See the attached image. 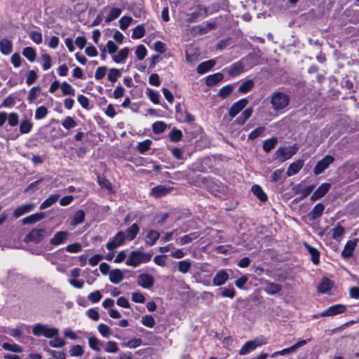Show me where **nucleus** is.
Instances as JSON below:
<instances>
[{
  "label": "nucleus",
  "instance_id": "47",
  "mask_svg": "<svg viewBox=\"0 0 359 359\" xmlns=\"http://www.w3.org/2000/svg\"><path fill=\"white\" fill-rule=\"evenodd\" d=\"M191 266V263L190 261L187 259L180 261L178 262V269L180 272L183 273H187L189 271Z\"/></svg>",
  "mask_w": 359,
  "mask_h": 359
},
{
  "label": "nucleus",
  "instance_id": "23",
  "mask_svg": "<svg viewBox=\"0 0 359 359\" xmlns=\"http://www.w3.org/2000/svg\"><path fill=\"white\" fill-rule=\"evenodd\" d=\"M282 290V286L278 283L266 281V287L264 290L269 294H276Z\"/></svg>",
  "mask_w": 359,
  "mask_h": 359
},
{
  "label": "nucleus",
  "instance_id": "29",
  "mask_svg": "<svg viewBox=\"0 0 359 359\" xmlns=\"http://www.w3.org/2000/svg\"><path fill=\"white\" fill-rule=\"evenodd\" d=\"M223 74L221 73H216L212 75H209L206 78V85L208 86H212L216 85L217 83L223 79Z\"/></svg>",
  "mask_w": 359,
  "mask_h": 359
},
{
  "label": "nucleus",
  "instance_id": "32",
  "mask_svg": "<svg viewBox=\"0 0 359 359\" xmlns=\"http://www.w3.org/2000/svg\"><path fill=\"white\" fill-rule=\"evenodd\" d=\"M22 55L29 62H33L36 57V52L34 48L32 47H26L22 50Z\"/></svg>",
  "mask_w": 359,
  "mask_h": 359
},
{
  "label": "nucleus",
  "instance_id": "57",
  "mask_svg": "<svg viewBox=\"0 0 359 359\" xmlns=\"http://www.w3.org/2000/svg\"><path fill=\"white\" fill-rule=\"evenodd\" d=\"M233 89V87L232 85H226L219 90L218 95L222 98H225L229 95H230Z\"/></svg>",
  "mask_w": 359,
  "mask_h": 359
},
{
  "label": "nucleus",
  "instance_id": "13",
  "mask_svg": "<svg viewBox=\"0 0 359 359\" xmlns=\"http://www.w3.org/2000/svg\"><path fill=\"white\" fill-rule=\"evenodd\" d=\"M172 190V187L165 185H158L151 189L149 194L155 198H161L170 193Z\"/></svg>",
  "mask_w": 359,
  "mask_h": 359
},
{
  "label": "nucleus",
  "instance_id": "52",
  "mask_svg": "<svg viewBox=\"0 0 359 359\" xmlns=\"http://www.w3.org/2000/svg\"><path fill=\"white\" fill-rule=\"evenodd\" d=\"M32 128V123L28 120H24L20 125V132L22 134L28 133Z\"/></svg>",
  "mask_w": 359,
  "mask_h": 359
},
{
  "label": "nucleus",
  "instance_id": "42",
  "mask_svg": "<svg viewBox=\"0 0 359 359\" xmlns=\"http://www.w3.org/2000/svg\"><path fill=\"white\" fill-rule=\"evenodd\" d=\"M142 344V341L141 339L135 338L131 340H129L126 342H123L121 346L123 347H128L130 348H135L140 346Z\"/></svg>",
  "mask_w": 359,
  "mask_h": 359
},
{
  "label": "nucleus",
  "instance_id": "37",
  "mask_svg": "<svg viewBox=\"0 0 359 359\" xmlns=\"http://www.w3.org/2000/svg\"><path fill=\"white\" fill-rule=\"evenodd\" d=\"M255 86V83L252 80H246L241 83L238 88V92L241 93H246L249 92Z\"/></svg>",
  "mask_w": 359,
  "mask_h": 359
},
{
  "label": "nucleus",
  "instance_id": "5",
  "mask_svg": "<svg viewBox=\"0 0 359 359\" xmlns=\"http://www.w3.org/2000/svg\"><path fill=\"white\" fill-rule=\"evenodd\" d=\"M47 232L46 229H33L25 237L24 241L25 243L32 242L34 243H40L46 236Z\"/></svg>",
  "mask_w": 359,
  "mask_h": 359
},
{
  "label": "nucleus",
  "instance_id": "50",
  "mask_svg": "<svg viewBox=\"0 0 359 359\" xmlns=\"http://www.w3.org/2000/svg\"><path fill=\"white\" fill-rule=\"evenodd\" d=\"M141 322L143 325L147 327L151 328L155 325L154 318L149 315H145L142 316Z\"/></svg>",
  "mask_w": 359,
  "mask_h": 359
},
{
  "label": "nucleus",
  "instance_id": "33",
  "mask_svg": "<svg viewBox=\"0 0 359 359\" xmlns=\"http://www.w3.org/2000/svg\"><path fill=\"white\" fill-rule=\"evenodd\" d=\"M60 198L59 194H53L47 198L40 205V209L43 210L56 203Z\"/></svg>",
  "mask_w": 359,
  "mask_h": 359
},
{
  "label": "nucleus",
  "instance_id": "46",
  "mask_svg": "<svg viewBox=\"0 0 359 359\" xmlns=\"http://www.w3.org/2000/svg\"><path fill=\"white\" fill-rule=\"evenodd\" d=\"M216 25L215 22H208L205 26H199L198 27V34L201 35L205 34L215 29Z\"/></svg>",
  "mask_w": 359,
  "mask_h": 359
},
{
  "label": "nucleus",
  "instance_id": "34",
  "mask_svg": "<svg viewBox=\"0 0 359 359\" xmlns=\"http://www.w3.org/2000/svg\"><path fill=\"white\" fill-rule=\"evenodd\" d=\"M252 191L262 202H265L267 200V196L260 186L257 184L253 185Z\"/></svg>",
  "mask_w": 359,
  "mask_h": 359
},
{
  "label": "nucleus",
  "instance_id": "59",
  "mask_svg": "<svg viewBox=\"0 0 359 359\" xmlns=\"http://www.w3.org/2000/svg\"><path fill=\"white\" fill-rule=\"evenodd\" d=\"M49 344L53 348H62L65 344V341L60 337H55L49 341Z\"/></svg>",
  "mask_w": 359,
  "mask_h": 359
},
{
  "label": "nucleus",
  "instance_id": "28",
  "mask_svg": "<svg viewBox=\"0 0 359 359\" xmlns=\"http://www.w3.org/2000/svg\"><path fill=\"white\" fill-rule=\"evenodd\" d=\"M199 236V234L197 232H194L187 235H185L181 237L179 239L176 240L177 243L180 245H186L190 243L194 240L197 239Z\"/></svg>",
  "mask_w": 359,
  "mask_h": 359
},
{
  "label": "nucleus",
  "instance_id": "64",
  "mask_svg": "<svg viewBox=\"0 0 359 359\" xmlns=\"http://www.w3.org/2000/svg\"><path fill=\"white\" fill-rule=\"evenodd\" d=\"M47 351L52 356V359H65L66 358V354L62 351H57L50 350V349H48Z\"/></svg>",
  "mask_w": 359,
  "mask_h": 359
},
{
  "label": "nucleus",
  "instance_id": "41",
  "mask_svg": "<svg viewBox=\"0 0 359 359\" xmlns=\"http://www.w3.org/2000/svg\"><path fill=\"white\" fill-rule=\"evenodd\" d=\"M127 240L126 233L124 231H118L114 237V248L121 245Z\"/></svg>",
  "mask_w": 359,
  "mask_h": 359
},
{
  "label": "nucleus",
  "instance_id": "43",
  "mask_svg": "<svg viewBox=\"0 0 359 359\" xmlns=\"http://www.w3.org/2000/svg\"><path fill=\"white\" fill-rule=\"evenodd\" d=\"M2 347L6 351H10L14 353L22 352V348L16 344L4 343L2 344Z\"/></svg>",
  "mask_w": 359,
  "mask_h": 359
},
{
  "label": "nucleus",
  "instance_id": "24",
  "mask_svg": "<svg viewBox=\"0 0 359 359\" xmlns=\"http://www.w3.org/2000/svg\"><path fill=\"white\" fill-rule=\"evenodd\" d=\"M333 286L332 282L327 278H322L318 285V290L321 293H327Z\"/></svg>",
  "mask_w": 359,
  "mask_h": 359
},
{
  "label": "nucleus",
  "instance_id": "3",
  "mask_svg": "<svg viewBox=\"0 0 359 359\" xmlns=\"http://www.w3.org/2000/svg\"><path fill=\"white\" fill-rule=\"evenodd\" d=\"M32 333L35 336H43L50 339L57 337L59 334V330L57 328H50L46 325L38 323L32 328Z\"/></svg>",
  "mask_w": 359,
  "mask_h": 359
},
{
  "label": "nucleus",
  "instance_id": "35",
  "mask_svg": "<svg viewBox=\"0 0 359 359\" xmlns=\"http://www.w3.org/2000/svg\"><path fill=\"white\" fill-rule=\"evenodd\" d=\"M278 139L276 137H271L265 140L263 143V150L269 153L270 152L276 145Z\"/></svg>",
  "mask_w": 359,
  "mask_h": 359
},
{
  "label": "nucleus",
  "instance_id": "7",
  "mask_svg": "<svg viewBox=\"0 0 359 359\" xmlns=\"http://www.w3.org/2000/svg\"><path fill=\"white\" fill-rule=\"evenodd\" d=\"M334 158L332 156L327 155L322 160L319 161L313 168V172L316 175H320L325 170H326L328 166L333 163Z\"/></svg>",
  "mask_w": 359,
  "mask_h": 359
},
{
  "label": "nucleus",
  "instance_id": "4",
  "mask_svg": "<svg viewBox=\"0 0 359 359\" xmlns=\"http://www.w3.org/2000/svg\"><path fill=\"white\" fill-rule=\"evenodd\" d=\"M267 343L266 339L264 337H257L253 340H250L244 344L239 350L238 353L241 355H247L254 351L257 347L264 345Z\"/></svg>",
  "mask_w": 359,
  "mask_h": 359
},
{
  "label": "nucleus",
  "instance_id": "21",
  "mask_svg": "<svg viewBox=\"0 0 359 359\" xmlns=\"http://www.w3.org/2000/svg\"><path fill=\"white\" fill-rule=\"evenodd\" d=\"M245 66L241 61L236 62L231 65L228 69L230 76H235L244 72Z\"/></svg>",
  "mask_w": 359,
  "mask_h": 359
},
{
  "label": "nucleus",
  "instance_id": "36",
  "mask_svg": "<svg viewBox=\"0 0 359 359\" xmlns=\"http://www.w3.org/2000/svg\"><path fill=\"white\" fill-rule=\"evenodd\" d=\"M129 53V49L128 48H124L118 51L117 55L114 56V62L116 63L123 62L128 57Z\"/></svg>",
  "mask_w": 359,
  "mask_h": 359
},
{
  "label": "nucleus",
  "instance_id": "63",
  "mask_svg": "<svg viewBox=\"0 0 359 359\" xmlns=\"http://www.w3.org/2000/svg\"><path fill=\"white\" fill-rule=\"evenodd\" d=\"M98 331L101 334L102 336H103L105 338H109L111 334L110 328L104 325V324H100L98 325Z\"/></svg>",
  "mask_w": 359,
  "mask_h": 359
},
{
  "label": "nucleus",
  "instance_id": "26",
  "mask_svg": "<svg viewBox=\"0 0 359 359\" xmlns=\"http://www.w3.org/2000/svg\"><path fill=\"white\" fill-rule=\"evenodd\" d=\"M304 245L306 248V249L308 250L309 253L311 256V260L314 264H318L319 263V257H320V252L319 251L308 244L307 243L304 242Z\"/></svg>",
  "mask_w": 359,
  "mask_h": 359
},
{
  "label": "nucleus",
  "instance_id": "9",
  "mask_svg": "<svg viewBox=\"0 0 359 359\" xmlns=\"http://www.w3.org/2000/svg\"><path fill=\"white\" fill-rule=\"evenodd\" d=\"M346 309V306L344 304H335L324 310L320 313V316H333L344 313Z\"/></svg>",
  "mask_w": 359,
  "mask_h": 359
},
{
  "label": "nucleus",
  "instance_id": "11",
  "mask_svg": "<svg viewBox=\"0 0 359 359\" xmlns=\"http://www.w3.org/2000/svg\"><path fill=\"white\" fill-rule=\"evenodd\" d=\"M69 233L67 231H60L57 232L50 240V244L53 245H59L65 243L68 239Z\"/></svg>",
  "mask_w": 359,
  "mask_h": 359
},
{
  "label": "nucleus",
  "instance_id": "56",
  "mask_svg": "<svg viewBox=\"0 0 359 359\" xmlns=\"http://www.w3.org/2000/svg\"><path fill=\"white\" fill-rule=\"evenodd\" d=\"M41 60L43 62V70H48L51 67V58L48 53H43L41 55Z\"/></svg>",
  "mask_w": 359,
  "mask_h": 359
},
{
  "label": "nucleus",
  "instance_id": "18",
  "mask_svg": "<svg viewBox=\"0 0 359 359\" xmlns=\"http://www.w3.org/2000/svg\"><path fill=\"white\" fill-rule=\"evenodd\" d=\"M357 244V240H350L346 243L344 250L341 252V256L344 258L351 257Z\"/></svg>",
  "mask_w": 359,
  "mask_h": 359
},
{
  "label": "nucleus",
  "instance_id": "1",
  "mask_svg": "<svg viewBox=\"0 0 359 359\" xmlns=\"http://www.w3.org/2000/svg\"><path fill=\"white\" fill-rule=\"evenodd\" d=\"M290 97L283 92L275 91L271 96V104L274 111H278L287 107L290 103Z\"/></svg>",
  "mask_w": 359,
  "mask_h": 359
},
{
  "label": "nucleus",
  "instance_id": "8",
  "mask_svg": "<svg viewBox=\"0 0 359 359\" xmlns=\"http://www.w3.org/2000/svg\"><path fill=\"white\" fill-rule=\"evenodd\" d=\"M187 15L189 16L187 20V22L192 23L194 22L196 19L201 16L206 17L208 15V9L205 6L202 5H197L194 8V11Z\"/></svg>",
  "mask_w": 359,
  "mask_h": 359
},
{
  "label": "nucleus",
  "instance_id": "20",
  "mask_svg": "<svg viewBox=\"0 0 359 359\" xmlns=\"http://www.w3.org/2000/svg\"><path fill=\"white\" fill-rule=\"evenodd\" d=\"M325 210V205L321 203H317L309 213L308 216L311 220H315L321 217Z\"/></svg>",
  "mask_w": 359,
  "mask_h": 359
},
{
  "label": "nucleus",
  "instance_id": "19",
  "mask_svg": "<svg viewBox=\"0 0 359 359\" xmlns=\"http://www.w3.org/2000/svg\"><path fill=\"white\" fill-rule=\"evenodd\" d=\"M45 217H46V215L44 212H37V213L31 215L28 217L23 218L22 219V223L23 224H34V223L44 219Z\"/></svg>",
  "mask_w": 359,
  "mask_h": 359
},
{
  "label": "nucleus",
  "instance_id": "60",
  "mask_svg": "<svg viewBox=\"0 0 359 359\" xmlns=\"http://www.w3.org/2000/svg\"><path fill=\"white\" fill-rule=\"evenodd\" d=\"M8 124L12 126V127H14V126H16L18 124V122H19V116L17 113L15 112H12L11 114H9V115L8 116Z\"/></svg>",
  "mask_w": 359,
  "mask_h": 359
},
{
  "label": "nucleus",
  "instance_id": "55",
  "mask_svg": "<svg viewBox=\"0 0 359 359\" xmlns=\"http://www.w3.org/2000/svg\"><path fill=\"white\" fill-rule=\"evenodd\" d=\"M264 130H265L264 127L262 126V127L257 128L256 129L252 130L249 134L248 139L253 140L256 139L257 137L262 136L263 135Z\"/></svg>",
  "mask_w": 359,
  "mask_h": 359
},
{
  "label": "nucleus",
  "instance_id": "40",
  "mask_svg": "<svg viewBox=\"0 0 359 359\" xmlns=\"http://www.w3.org/2000/svg\"><path fill=\"white\" fill-rule=\"evenodd\" d=\"M60 88L64 95H75V89L68 83L63 82L61 83Z\"/></svg>",
  "mask_w": 359,
  "mask_h": 359
},
{
  "label": "nucleus",
  "instance_id": "25",
  "mask_svg": "<svg viewBox=\"0 0 359 359\" xmlns=\"http://www.w3.org/2000/svg\"><path fill=\"white\" fill-rule=\"evenodd\" d=\"M304 165L303 160H298L291 163L287 168V175L292 176L296 175Z\"/></svg>",
  "mask_w": 359,
  "mask_h": 359
},
{
  "label": "nucleus",
  "instance_id": "16",
  "mask_svg": "<svg viewBox=\"0 0 359 359\" xmlns=\"http://www.w3.org/2000/svg\"><path fill=\"white\" fill-rule=\"evenodd\" d=\"M330 184L328 183L322 184L312 194L311 200L315 201L324 196L329 191Z\"/></svg>",
  "mask_w": 359,
  "mask_h": 359
},
{
  "label": "nucleus",
  "instance_id": "10",
  "mask_svg": "<svg viewBox=\"0 0 359 359\" xmlns=\"http://www.w3.org/2000/svg\"><path fill=\"white\" fill-rule=\"evenodd\" d=\"M137 283L144 288H151L154 284V278L147 273L140 274L137 277Z\"/></svg>",
  "mask_w": 359,
  "mask_h": 359
},
{
  "label": "nucleus",
  "instance_id": "58",
  "mask_svg": "<svg viewBox=\"0 0 359 359\" xmlns=\"http://www.w3.org/2000/svg\"><path fill=\"white\" fill-rule=\"evenodd\" d=\"M147 49L144 45H139L135 50V54L139 60H142L147 55Z\"/></svg>",
  "mask_w": 359,
  "mask_h": 359
},
{
  "label": "nucleus",
  "instance_id": "38",
  "mask_svg": "<svg viewBox=\"0 0 359 359\" xmlns=\"http://www.w3.org/2000/svg\"><path fill=\"white\" fill-rule=\"evenodd\" d=\"M61 125L67 130H71L77 126L76 121L71 116H67L61 121Z\"/></svg>",
  "mask_w": 359,
  "mask_h": 359
},
{
  "label": "nucleus",
  "instance_id": "49",
  "mask_svg": "<svg viewBox=\"0 0 359 359\" xmlns=\"http://www.w3.org/2000/svg\"><path fill=\"white\" fill-rule=\"evenodd\" d=\"M170 139L172 142H177L180 141L182 137V133L181 130L173 128L169 135Z\"/></svg>",
  "mask_w": 359,
  "mask_h": 359
},
{
  "label": "nucleus",
  "instance_id": "51",
  "mask_svg": "<svg viewBox=\"0 0 359 359\" xmlns=\"http://www.w3.org/2000/svg\"><path fill=\"white\" fill-rule=\"evenodd\" d=\"M29 36L31 39L36 44H40L42 43L43 37L41 32L33 30L29 33Z\"/></svg>",
  "mask_w": 359,
  "mask_h": 359
},
{
  "label": "nucleus",
  "instance_id": "44",
  "mask_svg": "<svg viewBox=\"0 0 359 359\" xmlns=\"http://www.w3.org/2000/svg\"><path fill=\"white\" fill-rule=\"evenodd\" d=\"M151 144V141L150 140H145L138 143L137 149L140 153L144 154L150 149Z\"/></svg>",
  "mask_w": 359,
  "mask_h": 359
},
{
  "label": "nucleus",
  "instance_id": "14",
  "mask_svg": "<svg viewBox=\"0 0 359 359\" xmlns=\"http://www.w3.org/2000/svg\"><path fill=\"white\" fill-rule=\"evenodd\" d=\"M36 207V205L33 203H29L18 206L13 212L15 217L18 218L20 216L33 210Z\"/></svg>",
  "mask_w": 359,
  "mask_h": 359
},
{
  "label": "nucleus",
  "instance_id": "62",
  "mask_svg": "<svg viewBox=\"0 0 359 359\" xmlns=\"http://www.w3.org/2000/svg\"><path fill=\"white\" fill-rule=\"evenodd\" d=\"M144 32L145 30L144 27L138 25L133 29L132 37L133 39H140L144 36Z\"/></svg>",
  "mask_w": 359,
  "mask_h": 359
},
{
  "label": "nucleus",
  "instance_id": "54",
  "mask_svg": "<svg viewBox=\"0 0 359 359\" xmlns=\"http://www.w3.org/2000/svg\"><path fill=\"white\" fill-rule=\"evenodd\" d=\"M40 90V87L39 86H35L30 89V90L28 93L27 97L29 102H32L36 100V98L38 97Z\"/></svg>",
  "mask_w": 359,
  "mask_h": 359
},
{
  "label": "nucleus",
  "instance_id": "31",
  "mask_svg": "<svg viewBox=\"0 0 359 359\" xmlns=\"http://www.w3.org/2000/svg\"><path fill=\"white\" fill-rule=\"evenodd\" d=\"M85 212L83 210H79L76 211L70 222L71 225L76 226L81 224L85 219Z\"/></svg>",
  "mask_w": 359,
  "mask_h": 359
},
{
  "label": "nucleus",
  "instance_id": "17",
  "mask_svg": "<svg viewBox=\"0 0 359 359\" xmlns=\"http://www.w3.org/2000/svg\"><path fill=\"white\" fill-rule=\"evenodd\" d=\"M145 243L149 246H152L160 237V233L156 230L149 229L145 231Z\"/></svg>",
  "mask_w": 359,
  "mask_h": 359
},
{
  "label": "nucleus",
  "instance_id": "22",
  "mask_svg": "<svg viewBox=\"0 0 359 359\" xmlns=\"http://www.w3.org/2000/svg\"><path fill=\"white\" fill-rule=\"evenodd\" d=\"M13 50V43L8 39H3L0 41V51L3 55H9Z\"/></svg>",
  "mask_w": 359,
  "mask_h": 359
},
{
  "label": "nucleus",
  "instance_id": "6",
  "mask_svg": "<svg viewBox=\"0 0 359 359\" xmlns=\"http://www.w3.org/2000/svg\"><path fill=\"white\" fill-rule=\"evenodd\" d=\"M298 150V147L294 145L291 147H280L276 151V158L281 161H285L294 156Z\"/></svg>",
  "mask_w": 359,
  "mask_h": 359
},
{
  "label": "nucleus",
  "instance_id": "45",
  "mask_svg": "<svg viewBox=\"0 0 359 359\" xmlns=\"http://www.w3.org/2000/svg\"><path fill=\"white\" fill-rule=\"evenodd\" d=\"M345 230L341 225L336 226L332 229V237L334 240H339L344 234Z\"/></svg>",
  "mask_w": 359,
  "mask_h": 359
},
{
  "label": "nucleus",
  "instance_id": "27",
  "mask_svg": "<svg viewBox=\"0 0 359 359\" xmlns=\"http://www.w3.org/2000/svg\"><path fill=\"white\" fill-rule=\"evenodd\" d=\"M215 60H210L205 62L201 63L197 67V72L198 74H205L208 71H209L212 67H213L215 65Z\"/></svg>",
  "mask_w": 359,
  "mask_h": 359
},
{
  "label": "nucleus",
  "instance_id": "53",
  "mask_svg": "<svg viewBox=\"0 0 359 359\" xmlns=\"http://www.w3.org/2000/svg\"><path fill=\"white\" fill-rule=\"evenodd\" d=\"M152 128L154 133H161L165 131L166 124L162 121H156L153 123Z\"/></svg>",
  "mask_w": 359,
  "mask_h": 359
},
{
  "label": "nucleus",
  "instance_id": "39",
  "mask_svg": "<svg viewBox=\"0 0 359 359\" xmlns=\"http://www.w3.org/2000/svg\"><path fill=\"white\" fill-rule=\"evenodd\" d=\"M89 346L97 351H100L103 347V344L96 337H91L88 339Z\"/></svg>",
  "mask_w": 359,
  "mask_h": 359
},
{
  "label": "nucleus",
  "instance_id": "48",
  "mask_svg": "<svg viewBox=\"0 0 359 359\" xmlns=\"http://www.w3.org/2000/svg\"><path fill=\"white\" fill-rule=\"evenodd\" d=\"M221 295L224 297L233 299L236 296V291L232 286L221 288Z\"/></svg>",
  "mask_w": 359,
  "mask_h": 359
},
{
  "label": "nucleus",
  "instance_id": "30",
  "mask_svg": "<svg viewBox=\"0 0 359 359\" xmlns=\"http://www.w3.org/2000/svg\"><path fill=\"white\" fill-rule=\"evenodd\" d=\"M139 231V226L136 224H133L125 231L127 240L133 241L137 235Z\"/></svg>",
  "mask_w": 359,
  "mask_h": 359
},
{
  "label": "nucleus",
  "instance_id": "12",
  "mask_svg": "<svg viewBox=\"0 0 359 359\" xmlns=\"http://www.w3.org/2000/svg\"><path fill=\"white\" fill-rule=\"evenodd\" d=\"M248 100L246 98L241 99L235 102L230 108L229 114L231 118L235 117L243 108L246 107Z\"/></svg>",
  "mask_w": 359,
  "mask_h": 359
},
{
  "label": "nucleus",
  "instance_id": "15",
  "mask_svg": "<svg viewBox=\"0 0 359 359\" xmlns=\"http://www.w3.org/2000/svg\"><path fill=\"white\" fill-rule=\"evenodd\" d=\"M228 279V273L225 270L222 269L219 271L214 276L212 283L215 286H221L225 284Z\"/></svg>",
  "mask_w": 359,
  "mask_h": 359
},
{
  "label": "nucleus",
  "instance_id": "2",
  "mask_svg": "<svg viewBox=\"0 0 359 359\" xmlns=\"http://www.w3.org/2000/svg\"><path fill=\"white\" fill-rule=\"evenodd\" d=\"M151 255L140 251H133L126 261V264L136 267L142 263H147L151 260Z\"/></svg>",
  "mask_w": 359,
  "mask_h": 359
},
{
  "label": "nucleus",
  "instance_id": "61",
  "mask_svg": "<svg viewBox=\"0 0 359 359\" xmlns=\"http://www.w3.org/2000/svg\"><path fill=\"white\" fill-rule=\"evenodd\" d=\"M47 114V108L43 106H41L36 109L35 118L36 119H42L46 116Z\"/></svg>",
  "mask_w": 359,
  "mask_h": 359
}]
</instances>
